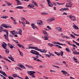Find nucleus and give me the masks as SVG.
Masks as SVG:
<instances>
[{
	"label": "nucleus",
	"instance_id": "1",
	"mask_svg": "<svg viewBox=\"0 0 79 79\" xmlns=\"http://www.w3.org/2000/svg\"><path fill=\"white\" fill-rule=\"evenodd\" d=\"M3 44H2V47L5 49V50H6L5 52L7 54H8L9 53V52H10V51L8 50V49H6V47H7V44H5V43L3 42Z\"/></svg>",
	"mask_w": 79,
	"mask_h": 79
},
{
	"label": "nucleus",
	"instance_id": "2",
	"mask_svg": "<svg viewBox=\"0 0 79 79\" xmlns=\"http://www.w3.org/2000/svg\"><path fill=\"white\" fill-rule=\"evenodd\" d=\"M3 31L4 32H6V35L5 34H4V36L5 37L6 39L7 40H8V41L9 40H8V30H3Z\"/></svg>",
	"mask_w": 79,
	"mask_h": 79
},
{
	"label": "nucleus",
	"instance_id": "3",
	"mask_svg": "<svg viewBox=\"0 0 79 79\" xmlns=\"http://www.w3.org/2000/svg\"><path fill=\"white\" fill-rule=\"evenodd\" d=\"M27 73L28 74H29L30 76H31V77H35V76H34V73H35V72L34 71H28L27 72Z\"/></svg>",
	"mask_w": 79,
	"mask_h": 79
},
{
	"label": "nucleus",
	"instance_id": "4",
	"mask_svg": "<svg viewBox=\"0 0 79 79\" xmlns=\"http://www.w3.org/2000/svg\"><path fill=\"white\" fill-rule=\"evenodd\" d=\"M73 4L71 3V1H69V3H67L66 5V6L67 8H71L72 7Z\"/></svg>",
	"mask_w": 79,
	"mask_h": 79
},
{
	"label": "nucleus",
	"instance_id": "5",
	"mask_svg": "<svg viewBox=\"0 0 79 79\" xmlns=\"http://www.w3.org/2000/svg\"><path fill=\"white\" fill-rule=\"evenodd\" d=\"M69 17L70 19H71L72 21H76V17L74 16H73L72 15H70L69 16Z\"/></svg>",
	"mask_w": 79,
	"mask_h": 79
},
{
	"label": "nucleus",
	"instance_id": "6",
	"mask_svg": "<svg viewBox=\"0 0 79 79\" xmlns=\"http://www.w3.org/2000/svg\"><path fill=\"white\" fill-rule=\"evenodd\" d=\"M37 23L38 24H39L40 27H42V26H43V23L42 21L40 20H39L37 21Z\"/></svg>",
	"mask_w": 79,
	"mask_h": 79
},
{
	"label": "nucleus",
	"instance_id": "7",
	"mask_svg": "<svg viewBox=\"0 0 79 79\" xmlns=\"http://www.w3.org/2000/svg\"><path fill=\"white\" fill-rule=\"evenodd\" d=\"M47 1L49 6H50V7H53V4H52V3L51 1L50 0H47Z\"/></svg>",
	"mask_w": 79,
	"mask_h": 79
},
{
	"label": "nucleus",
	"instance_id": "8",
	"mask_svg": "<svg viewBox=\"0 0 79 79\" xmlns=\"http://www.w3.org/2000/svg\"><path fill=\"white\" fill-rule=\"evenodd\" d=\"M30 48H31V49H35L36 50H38V51H40V49L39 48L37 47H29Z\"/></svg>",
	"mask_w": 79,
	"mask_h": 79
},
{
	"label": "nucleus",
	"instance_id": "9",
	"mask_svg": "<svg viewBox=\"0 0 79 79\" xmlns=\"http://www.w3.org/2000/svg\"><path fill=\"white\" fill-rule=\"evenodd\" d=\"M2 26L3 27H5V28H11V27L9 25H7L6 24H2Z\"/></svg>",
	"mask_w": 79,
	"mask_h": 79
},
{
	"label": "nucleus",
	"instance_id": "10",
	"mask_svg": "<svg viewBox=\"0 0 79 79\" xmlns=\"http://www.w3.org/2000/svg\"><path fill=\"white\" fill-rule=\"evenodd\" d=\"M61 72L62 73H63V74H64L65 76H69V73H68L66 71H63V70H62L61 71Z\"/></svg>",
	"mask_w": 79,
	"mask_h": 79
},
{
	"label": "nucleus",
	"instance_id": "11",
	"mask_svg": "<svg viewBox=\"0 0 79 79\" xmlns=\"http://www.w3.org/2000/svg\"><path fill=\"white\" fill-rule=\"evenodd\" d=\"M12 76L14 78H16V77H18V78H19L20 79H23V78L20 77L19 76H18V75H17L16 74H13Z\"/></svg>",
	"mask_w": 79,
	"mask_h": 79
},
{
	"label": "nucleus",
	"instance_id": "12",
	"mask_svg": "<svg viewBox=\"0 0 79 79\" xmlns=\"http://www.w3.org/2000/svg\"><path fill=\"white\" fill-rule=\"evenodd\" d=\"M53 44H58V45H65L66 44H60V43L58 42H56L54 41L52 42Z\"/></svg>",
	"mask_w": 79,
	"mask_h": 79
},
{
	"label": "nucleus",
	"instance_id": "13",
	"mask_svg": "<svg viewBox=\"0 0 79 79\" xmlns=\"http://www.w3.org/2000/svg\"><path fill=\"white\" fill-rule=\"evenodd\" d=\"M31 53H32L33 54H34V55H38L39 56H41V55L39 53V52H30Z\"/></svg>",
	"mask_w": 79,
	"mask_h": 79
},
{
	"label": "nucleus",
	"instance_id": "14",
	"mask_svg": "<svg viewBox=\"0 0 79 79\" xmlns=\"http://www.w3.org/2000/svg\"><path fill=\"white\" fill-rule=\"evenodd\" d=\"M32 58H33L34 60L37 61H39V62H42V61H41L39 59L35 58V57H32Z\"/></svg>",
	"mask_w": 79,
	"mask_h": 79
},
{
	"label": "nucleus",
	"instance_id": "15",
	"mask_svg": "<svg viewBox=\"0 0 79 79\" xmlns=\"http://www.w3.org/2000/svg\"><path fill=\"white\" fill-rule=\"evenodd\" d=\"M56 31H60V32H62V30H61V29H62V28H60L59 27H57L56 28Z\"/></svg>",
	"mask_w": 79,
	"mask_h": 79
},
{
	"label": "nucleus",
	"instance_id": "16",
	"mask_svg": "<svg viewBox=\"0 0 79 79\" xmlns=\"http://www.w3.org/2000/svg\"><path fill=\"white\" fill-rule=\"evenodd\" d=\"M27 67V68H29L30 69H34V67L32 66H30L27 64L25 65Z\"/></svg>",
	"mask_w": 79,
	"mask_h": 79
},
{
	"label": "nucleus",
	"instance_id": "17",
	"mask_svg": "<svg viewBox=\"0 0 79 79\" xmlns=\"http://www.w3.org/2000/svg\"><path fill=\"white\" fill-rule=\"evenodd\" d=\"M17 66H18L20 67V68H22L23 69H26V68H25V67L23 66V65L22 64H21L20 65L18 64Z\"/></svg>",
	"mask_w": 79,
	"mask_h": 79
},
{
	"label": "nucleus",
	"instance_id": "18",
	"mask_svg": "<svg viewBox=\"0 0 79 79\" xmlns=\"http://www.w3.org/2000/svg\"><path fill=\"white\" fill-rule=\"evenodd\" d=\"M31 26H32V28L34 29H35V28H36L37 29H38V28H37V27L36 26L35 27V25H34V23H32L31 24Z\"/></svg>",
	"mask_w": 79,
	"mask_h": 79
},
{
	"label": "nucleus",
	"instance_id": "19",
	"mask_svg": "<svg viewBox=\"0 0 79 79\" xmlns=\"http://www.w3.org/2000/svg\"><path fill=\"white\" fill-rule=\"evenodd\" d=\"M8 45L10 47V48H15V47L13 46V45H11L10 43H8Z\"/></svg>",
	"mask_w": 79,
	"mask_h": 79
},
{
	"label": "nucleus",
	"instance_id": "20",
	"mask_svg": "<svg viewBox=\"0 0 79 79\" xmlns=\"http://www.w3.org/2000/svg\"><path fill=\"white\" fill-rule=\"evenodd\" d=\"M15 1H17V5H21V1H20L19 0H15Z\"/></svg>",
	"mask_w": 79,
	"mask_h": 79
},
{
	"label": "nucleus",
	"instance_id": "21",
	"mask_svg": "<svg viewBox=\"0 0 79 79\" xmlns=\"http://www.w3.org/2000/svg\"><path fill=\"white\" fill-rule=\"evenodd\" d=\"M73 27L74 29H79V28H78V27H77L76 25H73Z\"/></svg>",
	"mask_w": 79,
	"mask_h": 79
},
{
	"label": "nucleus",
	"instance_id": "22",
	"mask_svg": "<svg viewBox=\"0 0 79 79\" xmlns=\"http://www.w3.org/2000/svg\"><path fill=\"white\" fill-rule=\"evenodd\" d=\"M40 52H42V53H46L47 52V50L45 49H43L41 50V49L40 50Z\"/></svg>",
	"mask_w": 79,
	"mask_h": 79
},
{
	"label": "nucleus",
	"instance_id": "23",
	"mask_svg": "<svg viewBox=\"0 0 79 79\" xmlns=\"http://www.w3.org/2000/svg\"><path fill=\"white\" fill-rule=\"evenodd\" d=\"M73 53H74V54H76V55H79V52H77L76 51H74L73 52Z\"/></svg>",
	"mask_w": 79,
	"mask_h": 79
},
{
	"label": "nucleus",
	"instance_id": "24",
	"mask_svg": "<svg viewBox=\"0 0 79 79\" xmlns=\"http://www.w3.org/2000/svg\"><path fill=\"white\" fill-rule=\"evenodd\" d=\"M28 7H34V5L32 4H30L28 6Z\"/></svg>",
	"mask_w": 79,
	"mask_h": 79
},
{
	"label": "nucleus",
	"instance_id": "25",
	"mask_svg": "<svg viewBox=\"0 0 79 79\" xmlns=\"http://www.w3.org/2000/svg\"><path fill=\"white\" fill-rule=\"evenodd\" d=\"M18 51H19V52L20 55V56H23V53H22V52H21V51H20L19 50V49H18Z\"/></svg>",
	"mask_w": 79,
	"mask_h": 79
},
{
	"label": "nucleus",
	"instance_id": "26",
	"mask_svg": "<svg viewBox=\"0 0 79 79\" xmlns=\"http://www.w3.org/2000/svg\"><path fill=\"white\" fill-rule=\"evenodd\" d=\"M16 8L18 9H23L24 7L21 6L16 7Z\"/></svg>",
	"mask_w": 79,
	"mask_h": 79
},
{
	"label": "nucleus",
	"instance_id": "27",
	"mask_svg": "<svg viewBox=\"0 0 79 79\" xmlns=\"http://www.w3.org/2000/svg\"><path fill=\"white\" fill-rule=\"evenodd\" d=\"M18 33L20 35H22V30L21 29H20L19 30V31L18 32Z\"/></svg>",
	"mask_w": 79,
	"mask_h": 79
},
{
	"label": "nucleus",
	"instance_id": "28",
	"mask_svg": "<svg viewBox=\"0 0 79 79\" xmlns=\"http://www.w3.org/2000/svg\"><path fill=\"white\" fill-rule=\"evenodd\" d=\"M60 54L61 56H63V52L61 51H60Z\"/></svg>",
	"mask_w": 79,
	"mask_h": 79
},
{
	"label": "nucleus",
	"instance_id": "29",
	"mask_svg": "<svg viewBox=\"0 0 79 79\" xmlns=\"http://www.w3.org/2000/svg\"><path fill=\"white\" fill-rule=\"evenodd\" d=\"M10 32H11L12 34V35H15V34H16V33H15V31H10Z\"/></svg>",
	"mask_w": 79,
	"mask_h": 79
},
{
	"label": "nucleus",
	"instance_id": "30",
	"mask_svg": "<svg viewBox=\"0 0 79 79\" xmlns=\"http://www.w3.org/2000/svg\"><path fill=\"white\" fill-rule=\"evenodd\" d=\"M43 33L44 34H45L46 36L48 35V34H47V32L45 31H43Z\"/></svg>",
	"mask_w": 79,
	"mask_h": 79
},
{
	"label": "nucleus",
	"instance_id": "31",
	"mask_svg": "<svg viewBox=\"0 0 79 79\" xmlns=\"http://www.w3.org/2000/svg\"><path fill=\"white\" fill-rule=\"evenodd\" d=\"M55 54H56V55H57L58 56H60V54L58 52H55Z\"/></svg>",
	"mask_w": 79,
	"mask_h": 79
},
{
	"label": "nucleus",
	"instance_id": "32",
	"mask_svg": "<svg viewBox=\"0 0 79 79\" xmlns=\"http://www.w3.org/2000/svg\"><path fill=\"white\" fill-rule=\"evenodd\" d=\"M48 45L50 47H53V46H55V45H53L50 43H48Z\"/></svg>",
	"mask_w": 79,
	"mask_h": 79
},
{
	"label": "nucleus",
	"instance_id": "33",
	"mask_svg": "<svg viewBox=\"0 0 79 79\" xmlns=\"http://www.w3.org/2000/svg\"><path fill=\"white\" fill-rule=\"evenodd\" d=\"M1 18L2 19H6V15H4L2 16L1 17Z\"/></svg>",
	"mask_w": 79,
	"mask_h": 79
},
{
	"label": "nucleus",
	"instance_id": "34",
	"mask_svg": "<svg viewBox=\"0 0 79 79\" xmlns=\"http://www.w3.org/2000/svg\"><path fill=\"white\" fill-rule=\"evenodd\" d=\"M73 42L76 44L77 45H78V46H79V43H77V42L75 41L74 40H73Z\"/></svg>",
	"mask_w": 79,
	"mask_h": 79
},
{
	"label": "nucleus",
	"instance_id": "35",
	"mask_svg": "<svg viewBox=\"0 0 79 79\" xmlns=\"http://www.w3.org/2000/svg\"><path fill=\"white\" fill-rule=\"evenodd\" d=\"M55 46H56V47H58V48H62V47H61V46L58 45H55Z\"/></svg>",
	"mask_w": 79,
	"mask_h": 79
},
{
	"label": "nucleus",
	"instance_id": "36",
	"mask_svg": "<svg viewBox=\"0 0 79 79\" xmlns=\"http://www.w3.org/2000/svg\"><path fill=\"white\" fill-rule=\"evenodd\" d=\"M73 58L74 59H73V60H74V61H75V62H76V63H78L77 61V59H76L74 57H73ZM75 60L76 61H75Z\"/></svg>",
	"mask_w": 79,
	"mask_h": 79
},
{
	"label": "nucleus",
	"instance_id": "37",
	"mask_svg": "<svg viewBox=\"0 0 79 79\" xmlns=\"http://www.w3.org/2000/svg\"><path fill=\"white\" fill-rule=\"evenodd\" d=\"M70 35L71 37H72V38H73V39H75V38H76V37H75V36H74V35H73L71 34V35Z\"/></svg>",
	"mask_w": 79,
	"mask_h": 79
},
{
	"label": "nucleus",
	"instance_id": "38",
	"mask_svg": "<svg viewBox=\"0 0 79 79\" xmlns=\"http://www.w3.org/2000/svg\"><path fill=\"white\" fill-rule=\"evenodd\" d=\"M6 3L9 6H10V5H12V3H9L8 2H7Z\"/></svg>",
	"mask_w": 79,
	"mask_h": 79
},
{
	"label": "nucleus",
	"instance_id": "39",
	"mask_svg": "<svg viewBox=\"0 0 79 79\" xmlns=\"http://www.w3.org/2000/svg\"><path fill=\"white\" fill-rule=\"evenodd\" d=\"M66 50L67 52H70V50L68 48H66Z\"/></svg>",
	"mask_w": 79,
	"mask_h": 79
},
{
	"label": "nucleus",
	"instance_id": "40",
	"mask_svg": "<svg viewBox=\"0 0 79 79\" xmlns=\"http://www.w3.org/2000/svg\"><path fill=\"white\" fill-rule=\"evenodd\" d=\"M47 21L48 22H49V23H51V22H52L51 19H47Z\"/></svg>",
	"mask_w": 79,
	"mask_h": 79
},
{
	"label": "nucleus",
	"instance_id": "41",
	"mask_svg": "<svg viewBox=\"0 0 79 79\" xmlns=\"http://www.w3.org/2000/svg\"><path fill=\"white\" fill-rule=\"evenodd\" d=\"M22 23L23 26H26V23H25V22H22Z\"/></svg>",
	"mask_w": 79,
	"mask_h": 79
},
{
	"label": "nucleus",
	"instance_id": "42",
	"mask_svg": "<svg viewBox=\"0 0 79 79\" xmlns=\"http://www.w3.org/2000/svg\"><path fill=\"white\" fill-rule=\"evenodd\" d=\"M51 22L53 21H55V19L54 18H51Z\"/></svg>",
	"mask_w": 79,
	"mask_h": 79
},
{
	"label": "nucleus",
	"instance_id": "43",
	"mask_svg": "<svg viewBox=\"0 0 79 79\" xmlns=\"http://www.w3.org/2000/svg\"><path fill=\"white\" fill-rule=\"evenodd\" d=\"M42 15H48V13H47L46 12H43L41 13Z\"/></svg>",
	"mask_w": 79,
	"mask_h": 79
},
{
	"label": "nucleus",
	"instance_id": "44",
	"mask_svg": "<svg viewBox=\"0 0 79 79\" xmlns=\"http://www.w3.org/2000/svg\"><path fill=\"white\" fill-rule=\"evenodd\" d=\"M44 37H45L44 40H47L48 39V38L47 37V36H44Z\"/></svg>",
	"mask_w": 79,
	"mask_h": 79
},
{
	"label": "nucleus",
	"instance_id": "45",
	"mask_svg": "<svg viewBox=\"0 0 79 79\" xmlns=\"http://www.w3.org/2000/svg\"><path fill=\"white\" fill-rule=\"evenodd\" d=\"M44 55H45L46 56H48V57H49V58H50V56H49V55L46 54H44Z\"/></svg>",
	"mask_w": 79,
	"mask_h": 79
},
{
	"label": "nucleus",
	"instance_id": "46",
	"mask_svg": "<svg viewBox=\"0 0 79 79\" xmlns=\"http://www.w3.org/2000/svg\"><path fill=\"white\" fill-rule=\"evenodd\" d=\"M64 10H65V11H68L69 10L68 8H64Z\"/></svg>",
	"mask_w": 79,
	"mask_h": 79
},
{
	"label": "nucleus",
	"instance_id": "47",
	"mask_svg": "<svg viewBox=\"0 0 79 79\" xmlns=\"http://www.w3.org/2000/svg\"><path fill=\"white\" fill-rule=\"evenodd\" d=\"M72 46H73V47H76V48H77V47L76 46L75 44H72L71 45Z\"/></svg>",
	"mask_w": 79,
	"mask_h": 79
},
{
	"label": "nucleus",
	"instance_id": "48",
	"mask_svg": "<svg viewBox=\"0 0 79 79\" xmlns=\"http://www.w3.org/2000/svg\"><path fill=\"white\" fill-rule=\"evenodd\" d=\"M18 46V47H20V48H21V45L19 44H17Z\"/></svg>",
	"mask_w": 79,
	"mask_h": 79
},
{
	"label": "nucleus",
	"instance_id": "49",
	"mask_svg": "<svg viewBox=\"0 0 79 79\" xmlns=\"http://www.w3.org/2000/svg\"><path fill=\"white\" fill-rule=\"evenodd\" d=\"M21 19L22 21H24V20H26V19L24 18H22Z\"/></svg>",
	"mask_w": 79,
	"mask_h": 79
},
{
	"label": "nucleus",
	"instance_id": "50",
	"mask_svg": "<svg viewBox=\"0 0 79 79\" xmlns=\"http://www.w3.org/2000/svg\"><path fill=\"white\" fill-rule=\"evenodd\" d=\"M50 72H51V73H52V72H55V73H56V72L55 70H50Z\"/></svg>",
	"mask_w": 79,
	"mask_h": 79
},
{
	"label": "nucleus",
	"instance_id": "51",
	"mask_svg": "<svg viewBox=\"0 0 79 79\" xmlns=\"http://www.w3.org/2000/svg\"><path fill=\"white\" fill-rule=\"evenodd\" d=\"M57 3L58 4V5H63L64 3H59L58 2H57Z\"/></svg>",
	"mask_w": 79,
	"mask_h": 79
},
{
	"label": "nucleus",
	"instance_id": "52",
	"mask_svg": "<svg viewBox=\"0 0 79 79\" xmlns=\"http://www.w3.org/2000/svg\"><path fill=\"white\" fill-rule=\"evenodd\" d=\"M47 28H48L49 29H50V30H51V28L50 27V26H47Z\"/></svg>",
	"mask_w": 79,
	"mask_h": 79
},
{
	"label": "nucleus",
	"instance_id": "53",
	"mask_svg": "<svg viewBox=\"0 0 79 79\" xmlns=\"http://www.w3.org/2000/svg\"><path fill=\"white\" fill-rule=\"evenodd\" d=\"M34 5H35V6H38V5H37V3H36V2H35V4Z\"/></svg>",
	"mask_w": 79,
	"mask_h": 79
},
{
	"label": "nucleus",
	"instance_id": "54",
	"mask_svg": "<svg viewBox=\"0 0 79 79\" xmlns=\"http://www.w3.org/2000/svg\"><path fill=\"white\" fill-rule=\"evenodd\" d=\"M26 23L28 24H29L30 23H29V22L27 21L26 20Z\"/></svg>",
	"mask_w": 79,
	"mask_h": 79
},
{
	"label": "nucleus",
	"instance_id": "55",
	"mask_svg": "<svg viewBox=\"0 0 79 79\" xmlns=\"http://www.w3.org/2000/svg\"><path fill=\"white\" fill-rule=\"evenodd\" d=\"M50 56H54L55 55L53 54H52V53H51Z\"/></svg>",
	"mask_w": 79,
	"mask_h": 79
},
{
	"label": "nucleus",
	"instance_id": "56",
	"mask_svg": "<svg viewBox=\"0 0 79 79\" xmlns=\"http://www.w3.org/2000/svg\"><path fill=\"white\" fill-rule=\"evenodd\" d=\"M6 61H8L9 62H10V63H11V61H10V60L8 59H7V60H6Z\"/></svg>",
	"mask_w": 79,
	"mask_h": 79
},
{
	"label": "nucleus",
	"instance_id": "57",
	"mask_svg": "<svg viewBox=\"0 0 79 79\" xmlns=\"http://www.w3.org/2000/svg\"><path fill=\"white\" fill-rule=\"evenodd\" d=\"M10 18H11V19H12V20H13V21H15V20L14 19V18L11 17H10Z\"/></svg>",
	"mask_w": 79,
	"mask_h": 79
},
{
	"label": "nucleus",
	"instance_id": "58",
	"mask_svg": "<svg viewBox=\"0 0 79 79\" xmlns=\"http://www.w3.org/2000/svg\"><path fill=\"white\" fill-rule=\"evenodd\" d=\"M18 69H19V70H20V71H22L21 69L19 67H18Z\"/></svg>",
	"mask_w": 79,
	"mask_h": 79
},
{
	"label": "nucleus",
	"instance_id": "59",
	"mask_svg": "<svg viewBox=\"0 0 79 79\" xmlns=\"http://www.w3.org/2000/svg\"><path fill=\"white\" fill-rule=\"evenodd\" d=\"M43 77H44L45 78V79H48V77H47L45 76H44Z\"/></svg>",
	"mask_w": 79,
	"mask_h": 79
},
{
	"label": "nucleus",
	"instance_id": "60",
	"mask_svg": "<svg viewBox=\"0 0 79 79\" xmlns=\"http://www.w3.org/2000/svg\"><path fill=\"white\" fill-rule=\"evenodd\" d=\"M64 9L63 8V9H61L60 10V11H64Z\"/></svg>",
	"mask_w": 79,
	"mask_h": 79
},
{
	"label": "nucleus",
	"instance_id": "61",
	"mask_svg": "<svg viewBox=\"0 0 79 79\" xmlns=\"http://www.w3.org/2000/svg\"><path fill=\"white\" fill-rule=\"evenodd\" d=\"M15 43H16V44H19V42H18V41L17 40H15Z\"/></svg>",
	"mask_w": 79,
	"mask_h": 79
},
{
	"label": "nucleus",
	"instance_id": "62",
	"mask_svg": "<svg viewBox=\"0 0 79 79\" xmlns=\"http://www.w3.org/2000/svg\"><path fill=\"white\" fill-rule=\"evenodd\" d=\"M1 74H3V75H4L5 74V73L3 72H2V73H1Z\"/></svg>",
	"mask_w": 79,
	"mask_h": 79
},
{
	"label": "nucleus",
	"instance_id": "63",
	"mask_svg": "<svg viewBox=\"0 0 79 79\" xmlns=\"http://www.w3.org/2000/svg\"><path fill=\"white\" fill-rule=\"evenodd\" d=\"M14 24H17V23L16 22V20L14 21Z\"/></svg>",
	"mask_w": 79,
	"mask_h": 79
},
{
	"label": "nucleus",
	"instance_id": "64",
	"mask_svg": "<svg viewBox=\"0 0 79 79\" xmlns=\"http://www.w3.org/2000/svg\"><path fill=\"white\" fill-rule=\"evenodd\" d=\"M25 79H29V77H28L27 76H26L25 77Z\"/></svg>",
	"mask_w": 79,
	"mask_h": 79
}]
</instances>
